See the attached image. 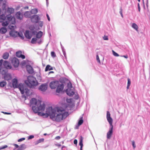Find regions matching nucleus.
I'll return each instance as SVG.
<instances>
[{
	"label": "nucleus",
	"mask_w": 150,
	"mask_h": 150,
	"mask_svg": "<svg viewBox=\"0 0 150 150\" xmlns=\"http://www.w3.org/2000/svg\"><path fill=\"white\" fill-rule=\"evenodd\" d=\"M12 86L14 88H18L21 93L24 94L27 96H29L31 93L30 92L29 89L27 87L23 84L21 83L18 85V80L16 79H14L12 80Z\"/></svg>",
	"instance_id": "nucleus-1"
},
{
	"label": "nucleus",
	"mask_w": 150,
	"mask_h": 150,
	"mask_svg": "<svg viewBox=\"0 0 150 150\" xmlns=\"http://www.w3.org/2000/svg\"><path fill=\"white\" fill-rule=\"evenodd\" d=\"M59 110L56 112V115H54L52 120L57 122H59L65 119L69 115L68 112H65L64 110L62 108H59Z\"/></svg>",
	"instance_id": "nucleus-2"
},
{
	"label": "nucleus",
	"mask_w": 150,
	"mask_h": 150,
	"mask_svg": "<svg viewBox=\"0 0 150 150\" xmlns=\"http://www.w3.org/2000/svg\"><path fill=\"white\" fill-rule=\"evenodd\" d=\"M58 108H52V107H49L46 109V112L38 113V115L40 116H44L47 117L50 116V118L52 119L53 117L56 115V112L59 110Z\"/></svg>",
	"instance_id": "nucleus-3"
},
{
	"label": "nucleus",
	"mask_w": 150,
	"mask_h": 150,
	"mask_svg": "<svg viewBox=\"0 0 150 150\" xmlns=\"http://www.w3.org/2000/svg\"><path fill=\"white\" fill-rule=\"evenodd\" d=\"M106 118L110 125L109 130L107 134V137L108 139H110L113 133V125H112L113 120L110 117V114L108 111L107 112Z\"/></svg>",
	"instance_id": "nucleus-4"
},
{
	"label": "nucleus",
	"mask_w": 150,
	"mask_h": 150,
	"mask_svg": "<svg viewBox=\"0 0 150 150\" xmlns=\"http://www.w3.org/2000/svg\"><path fill=\"white\" fill-rule=\"evenodd\" d=\"M45 108V105L44 103L40 100H38V104L36 106H33L32 109L33 112L35 113H38H38H40L39 111H43Z\"/></svg>",
	"instance_id": "nucleus-5"
},
{
	"label": "nucleus",
	"mask_w": 150,
	"mask_h": 150,
	"mask_svg": "<svg viewBox=\"0 0 150 150\" xmlns=\"http://www.w3.org/2000/svg\"><path fill=\"white\" fill-rule=\"evenodd\" d=\"M25 82L28 86L31 88H34L38 84L36 78L32 76H28L27 80L25 81Z\"/></svg>",
	"instance_id": "nucleus-6"
},
{
	"label": "nucleus",
	"mask_w": 150,
	"mask_h": 150,
	"mask_svg": "<svg viewBox=\"0 0 150 150\" xmlns=\"http://www.w3.org/2000/svg\"><path fill=\"white\" fill-rule=\"evenodd\" d=\"M7 20L5 22H2V25L3 26H7L9 23L14 24L15 23V19L14 17L9 15L7 16Z\"/></svg>",
	"instance_id": "nucleus-7"
},
{
	"label": "nucleus",
	"mask_w": 150,
	"mask_h": 150,
	"mask_svg": "<svg viewBox=\"0 0 150 150\" xmlns=\"http://www.w3.org/2000/svg\"><path fill=\"white\" fill-rule=\"evenodd\" d=\"M3 64V65L5 68L6 69H10L11 68V67L9 63L7 61H4L2 59L0 60V70L1 71H2V69L1 68L2 66V64Z\"/></svg>",
	"instance_id": "nucleus-8"
},
{
	"label": "nucleus",
	"mask_w": 150,
	"mask_h": 150,
	"mask_svg": "<svg viewBox=\"0 0 150 150\" xmlns=\"http://www.w3.org/2000/svg\"><path fill=\"white\" fill-rule=\"evenodd\" d=\"M2 74H4V78L5 80L8 81L11 80V75L9 74L6 73L7 72V69L3 70L2 71H1Z\"/></svg>",
	"instance_id": "nucleus-9"
},
{
	"label": "nucleus",
	"mask_w": 150,
	"mask_h": 150,
	"mask_svg": "<svg viewBox=\"0 0 150 150\" xmlns=\"http://www.w3.org/2000/svg\"><path fill=\"white\" fill-rule=\"evenodd\" d=\"M59 84V82L58 81H54L51 82L50 84V86L51 89H55L56 88Z\"/></svg>",
	"instance_id": "nucleus-10"
},
{
	"label": "nucleus",
	"mask_w": 150,
	"mask_h": 150,
	"mask_svg": "<svg viewBox=\"0 0 150 150\" xmlns=\"http://www.w3.org/2000/svg\"><path fill=\"white\" fill-rule=\"evenodd\" d=\"M47 88V85L46 83L42 84L38 88L39 90L42 92H45Z\"/></svg>",
	"instance_id": "nucleus-11"
},
{
	"label": "nucleus",
	"mask_w": 150,
	"mask_h": 150,
	"mask_svg": "<svg viewBox=\"0 0 150 150\" xmlns=\"http://www.w3.org/2000/svg\"><path fill=\"white\" fill-rule=\"evenodd\" d=\"M30 18L31 21L33 23H38L40 19L39 16L37 15L32 16Z\"/></svg>",
	"instance_id": "nucleus-12"
},
{
	"label": "nucleus",
	"mask_w": 150,
	"mask_h": 150,
	"mask_svg": "<svg viewBox=\"0 0 150 150\" xmlns=\"http://www.w3.org/2000/svg\"><path fill=\"white\" fill-rule=\"evenodd\" d=\"M74 88H67L66 90V92L68 96H72L74 94Z\"/></svg>",
	"instance_id": "nucleus-13"
},
{
	"label": "nucleus",
	"mask_w": 150,
	"mask_h": 150,
	"mask_svg": "<svg viewBox=\"0 0 150 150\" xmlns=\"http://www.w3.org/2000/svg\"><path fill=\"white\" fill-rule=\"evenodd\" d=\"M12 63L14 66L16 67H17L19 64V61L18 59L16 57L13 58L12 60Z\"/></svg>",
	"instance_id": "nucleus-14"
},
{
	"label": "nucleus",
	"mask_w": 150,
	"mask_h": 150,
	"mask_svg": "<svg viewBox=\"0 0 150 150\" xmlns=\"http://www.w3.org/2000/svg\"><path fill=\"white\" fill-rule=\"evenodd\" d=\"M38 100L37 99L35 98H32L30 100V105L32 106H36L38 104Z\"/></svg>",
	"instance_id": "nucleus-15"
},
{
	"label": "nucleus",
	"mask_w": 150,
	"mask_h": 150,
	"mask_svg": "<svg viewBox=\"0 0 150 150\" xmlns=\"http://www.w3.org/2000/svg\"><path fill=\"white\" fill-rule=\"evenodd\" d=\"M64 87V85L63 84H58L57 86V88L56 90V92L58 93H60V92L62 91Z\"/></svg>",
	"instance_id": "nucleus-16"
},
{
	"label": "nucleus",
	"mask_w": 150,
	"mask_h": 150,
	"mask_svg": "<svg viewBox=\"0 0 150 150\" xmlns=\"http://www.w3.org/2000/svg\"><path fill=\"white\" fill-rule=\"evenodd\" d=\"M18 34V32L14 30H12L9 33L10 35L14 37H17Z\"/></svg>",
	"instance_id": "nucleus-17"
},
{
	"label": "nucleus",
	"mask_w": 150,
	"mask_h": 150,
	"mask_svg": "<svg viewBox=\"0 0 150 150\" xmlns=\"http://www.w3.org/2000/svg\"><path fill=\"white\" fill-rule=\"evenodd\" d=\"M27 71L30 74H32L33 73L34 71L32 67L30 65H27L26 66Z\"/></svg>",
	"instance_id": "nucleus-18"
},
{
	"label": "nucleus",
	"mask_w": 150,
	"mask_h": 150,
	"mask_svg": "<svg viewBox=\"0 0 150 150\" xmlns=\"http://www.w3.org/2000/svg\"><path fill=\"white\" fill-rule=\"evenodd\" d=\"M16 18L19 19L21 20L23 18V15L20 12H17L16 14Z\"/></svg>",
	"instance_id": "nucleus-19"
},
{
	"label": "nucleus",
	"mask_w": 150,
	"mask_h": 150,
	"mask_svg": "<svg viewBox=\"0 0 150 150\" xmlns=\"http://www.w3.org/2000/svg\"><path fill=\"white\" fill-rule=\"evenodd\" d=\"M25 35L27 38L30 39L32 37V35L30 34L29 30H27L25 33Z\"/></svg>",
	"instance_id": "nucleus-20"
},
{
	"label": "nucleus",
	"mask_w": 150,
	"mask_h": 150,
	"mask_svg": "<svg viewBox=\"0 0 150 150\" xmlns=\"http://www.w3.org/2000/svg\"><path fill=\"white\" fill-rule=\"evenodd\" d=\"M31 13L30 11H27L24 13V16L26 18L31 17Z\"/></svg>",
	"instance_id": "nucleus-21"
},
{
	"label": "nucleus",
	"mask_w": 150,
	"mask_h": 150,
	"mask_svg": "<svg viewBox=\"0 0 150 150\" xmlns=\"http://www.w3.org/2000/svg\"><path fill=\"white\" fill-rule=\"evenodd\" d=\"M6 17L4 14L0 15V22H2L6 19Z\"/></svg>",
	"instance_id": "nucleus-22"
},
{
	"label": "nucleus",
	"mask_w": 150,
	"mask_h": 150,
	"mask_svg": "<svg viewBox=\"0 0 150 150\" xmlns=\"http://www.w3.org/2000/svg\"><path fill=\"white\" fill-rule=\"evenodd\" d=\"M14 11V9L12 8H8L6 10V12L10 14L13 13Z\"/></svg>",
	"instance_id": "nucleus-23"
},
{
	"label": "nucleus",
	"mask_w": 150,
	"mask_h": 150,
	"mask_svg": "<svg viewBox=\"0 0 150 150\" xmlns=\"http://www.w3.org/2000/svg\"><path fill=\"white\" fill-rule=\"evenodd\" d=\"M43 33L41 31H39L37 34L36 38L37 39L40 38L42 36Z\"/></svg>",
	"instance_id": "nucleus-24"
},
{
	"label": "nucleus",
	"mask_w": 150,
	"mask_h": 150,
	"mask_svg": "<svg viewBox=\"0 0 150 150\" xmlns=\"http://www.w3.org/2000/svg\"><path fill=\"white\" fill-rule=\"evenodd\" d=\"M132 27L137 31H138V27L135 23H133L132 25Z\"/></svg>",
	"instance_id": "nucleus-25"
},
{
	"label": "nucleus",
	"mask_w": 150,
	"mask_h": 150,
	"mask_svg": "<svg viewBox=\"0 0 150 150\" xmlns=\"http://www.w3.org/2000/svg\"><path fill=\"white\" fill-rule=\"evenodd\" d=\"M7 31L6 28L5 27H2L0 29V32L1 33L4 34Z\"/></svg>",
	"instance_id": "nucleus-26"
},
{
	"label": "nucleus",
	"mask_w": 150,
	"mask_h": 150,
	"mask_svg": "<svg viewBox=\"0 0 150 150\" xmlns=\"http://www.w3.org/2000/svg\"><path fill=\"white\" fill-rule=\"evenodd\" d=\"M53 69L52 67H51L50 65H47L45 69V71H47L48 70H52Z\"/></svg>",
	"instance_id": "nucleus-27"
},
{
	"label": "nucleus",
	"mask_w": 150,
	"mask_h": 150,
	"mask_svg": "<svg viewBox=\"0 0 150 150\" xmlns=\"http://www.w3.org/2000/svg\"><path fill=\"white\" fill-rule=\"evenodd\" d=\"M9 56V54L8 52L4 53L3 56V57L4 59H7Z\"/></svg>",
	"instance_id": "nucleus-28"
},
{
	"label": "nucleus",
	"mask_w": 150,
	"mask_h": 150,
	"mask_svg": "<svg viewBox=\"0 0 150 150\" xmlns=\"http://www.w3.org/2000/svg\"><path fill=\"white\" fill-rule=\"evenodd\" d=\"M83 117H81L80 118L78 122V126H79L80 125H81L83 122V120L82 119Z\"/></svg>",
	"instance_id": "nucleus-29"
},
{
	"label": "nucleus",
	"mask_w": 150,
	"mask_h": 150,
	"mask_svg": "<svg viewBox=\"0 0 150 150\" xmlns=\"http://www.w3.org/2000/svg\"><path fill=\"white\" fill-rule=\"evenodd\" d=\"M6 84V83L5 81H2L0 82V86L1 87H4Z\"/></svg>",
	"instance_id": "nucleus-30"
},
{
	"label": "nucleus",
	"mask_w": 150,
	"mask_h": 150,
	"mask_svg": "<svg viewBox=\"0 0 150 150\" xmlns=\"http://www.w3.org/2000/svg\"><path fill=\"white\" fill-rule=\"evenodd\" d=\"M31 13V14H36L38 12V10L37 9L35 8L32 9L31 11H30Z\"/></svg>",
	"instance_id": "nucleus-31"
},
{
	"label": "nucleus",
	"mask_w": 150,
	"mask_h": 150,
	"mask_svg": "<svg viewBox=\"0 0 150 150\" xmlns=\"http://www.w3.org/2000/svg\"><path fill=\"white\" fill-rule=\"evenodd\" d=\"M83 138L82 137H81V138L80 139V140L79 142V145L80 146V148H82L83 146Z\"/></svg>",
	"instance_id": "nucleus-32"
},
{
	"label": "nucleus",
	"mask_w": 150,
	"mask_h": 150,
	"mask_svg": "<svg viewBox=\"0 0 150 150\" xmlns=\"http://www.w3.org/2000/svg\"><path fill=\"white\" fill-rule=\"evenodd\" d=\"M37 40V38H33L31 40V43L33 44H35Z\"/></svg>",
	"instance_id": "nucleus-33"
},
{
	"label": "nucleus",
	"mask_w": 150,
	"mask_h": 150,
	"mask_svg": "<svg viewBox=\"0 0 150 150\" xmlns=\"http://www.w3.org/2000/svg\"><path fill=\"white\" fill-rule=\"evenodd\" d=\"M18 36L21 37V38L22 39H24V36L21 32H18Z\"/></svg>",
	"instance_id": "nucleus-34"
},
{
	"label": "nucleus",
	"mask_w": 150,
	"mask_h": 150,
	"mask_svg": "<svg viewBox=\"0 0 150 150\" xmlns=\"http://www.w3.org/2000/svg\"><path fill=\"white\" fill-rule=\"evenodd\" d=\"M127 81L128 82L127 88V89H128L129 88V86L131 84V81L130 79L129 78L128 79Z\"/></svg>",
	"instance_id": "nucleus-35"
},
{
	"label": "nucleus",
	"mask_w": 150,
	"mask_h": 150,
	"mask_svg": "<svg viewBox=\"0 0 150 150\" xmlns=\"http://www.w3.org/2000/svg\"><path fill=\"white\" fill-rule=\"evenodd\" d=\"M22 54V52L21 51L17 52H16V56L20 58V57L21 56V55Z\"/></svg>",
	"instance_id": "nucleus-36"
},
{
	"label": "nucleus",
	"mask_w": 150,
	"mask_h": 150,
	"mask_svg": "<svg viewBox=\"0 0 150 150\" xmlns=\"http://www.w3.org/2000/svg\"><path fill=\"white\" fill-rule=\"evenodd\" d=\"M25 146V144H23L21 145L18 148L19 150H23L24 149V147Z\"/></svg>",
	"instance_id": "nucleus-37"
},
{
	"label": "nucleus",
	"mask_w": 150,
	"mask_h": 150,
	"mask_svg": "<svg viewBox=\"0 0 150 150\" xmlns=\"http://www.w3.org/2000/svg\"><path fill=\"white\" fill-rule=\"evenodd\" d=\"M113 54L115 57H118L120 55L119 54H118L117 53L115 52L113 50H112V51Z\"/></svg>",
	"instance_id": "nucleus-38"
},
{
	"label": "nucleus",
	"mask_w": 150,
	"mask_h": 150,
	"mask_svg": "<svg viewBox=\"0 0 150 150\" xmlns=\"http://www.w3.org/2000/svg\"><path fill=\"white\" fill-rule=\"evenodd\" d=\"M67 86L68 87V88H73L72 87V84L70 83H67Z\"/></svg>",
	"instance_id": "nucleus-39"
},
{
	"label": "nucleus",
	"mask_w": 150,
	"mask_h": 150,
	"mask_svg": "<svg viewBox=\"0 0 150 150\" xmlns=\"http://www.w3.org/2000/svg\"><path fill=\"white\" fill-rule=\"evenodd\" d=\"M51 54V56L53 57H54L56 56V54L54 52H52Z\"/></svg>",
	"instance_id": "nucleus-40"
},
{
	"label": "nucleus",
	"mask_w": 150,
	"mask_h": 150,
	"mask_svg": "<svg viewBox=\"0 0 150 150\" xmlns=\"http://www.w3.org/2000/svg\"><path fill=\"white\" fill-rule=\"evenodd\" d=\"M37 42L38 44H40L41 42H42V40H41V39H40H40H37Z\"/></svg>",
	"instance_id": "nucleus-41"
},
{
	"label": "nucleus",
	"mask_w": 150,
	"mask_h": 150,
	"mask_svg": "<svg viewBox=\"0 0 150 150\" xmlns=\"http://www.w3.org/2000/svg\"><path fill=\"white\" fill-rule=\"evenodd\" d=\"M120 13L122 17V18L123 17V15L122 14V8H120Z\"/></svg>",
	"instance_id": "nucleus-42"
},
{
	"label": "nucleus",
	"mask_w": 150,
	"mask_h": 150,
	"mask_svg": "<svg viewBox=\"0 0 150 150\" xmlns=\"http://www.w3.org/2000/svg\"><path fill=\"white\" fill-rule=\"evenodd\" d=\"M132 145L134 149H135L136 147V146L135 145V142L134 141H132Z\"/></svg>",
	"instance_id": "nucleus-43"
},
{
	"label": "nucleus",
	"mask_w": 150,
	"mask_h": 150,
	"mask_svg": "<svg viewBox=\"0 0 150 150\" xmlns=\"http://www.w3.org/2000/svg\"><path fill=\"white\" fill-rule=\"evenodd\" d=\"M96 59H97V62L99 63H100V61L98 55L97 54L96 55Z\"/></svg>",
	"instance_id": "nucleus-44"
},
{
	"label": "nucleus",
	"mask_w": 150,
	"mask_h": 150,
	"mask_svg": "<svg viewBox=\"0 0 150 150\" xmlns=\"http://www.w3.org/2000/svg\"><path fill=\"white\" fill-rule=\"evenodd\" d=\"M8 27L9 28L11 29V30L12 29H13V30L14 27H15V26L14 25H9L8 26Z\"/></svg>",
	"instance_id": "nucleus-45"
},
{
	"label": "nucleus",
	"mask_w": 150,
	"mask_h": 150,
	"mask_svg": "<svg viewBox=\"0 0 150 150\" xmlns=\"http://www.w3.org/2000/svg\"><path fill=\"white\" fill-rule=\"evenodd\" d=\"M8 147V146L6 145H5V146L1 147H0V150L1 149H4Z\"/></svg>",
	"instance_id": "nucleus-46"
},
{
	"label": "nucleus",
	"mask_w": 150,
	"mask_h": 150,
	"mask_svg": "<svg viewBox=\"0 0 150 150\" xmlns=\"http://www.w3.org/2000/svg\"><path fill=\"white\" fill-rule=\"evenodd\" d=\"M25 139V138H21V139H18V142H21L22 141H23Z\"/></svg>",
	"instance_id": "nucleus-47"
},
{
	"label": "nucleus",
	"mask_w": 150,
	"mask_h": 150,
	"mask_svg": "<svg viewBox=\"0 0 150 150\" xmlns=\"http://www.w3.org/2000/svg\"><path fill=\"white\" fill-rule=\"evenodd\" d=\"M103 39L104 40H108V39L107 36H105L103 37Z\"/></svg>",
	"instance_id": "nucleus-48"
},
{
	"label": "nucleus",
	"mask_w": 150,
	"mask_h": 150,
	"mask_svg": "<svg viewBox=\"0 0 150 150\" xmlns=\"http://www.w3.org/2000/svg\"><path fill=\"white\" fill-rule=\"evenodd\" d=\"M66 101H67V103H71V99H67Z\"/></svg>",
	"instance_id": "nucleus-49"
},
{
	"label": "nucleus",
	"mask_w": 150,
	"mask_h": 150,
	"mask_svg": "<svg viewBox=\"0 0 150 150\" xmlns=\"http://www.w3.org/2000/svg\"><path fill=\"white\" fill-rule=\"evenodd\" d=\"M44 140L43 139H39L38 141H37V143H36V144H37L38 143L41 142L42 141H43Z\"/></svg>",
	"instance_id": "nucleus-50"
},
{
	"label": "nucleus",
	"mask_w": 150,
	"mask_h": 150,
	"mask_svg": "<svg viewBox=\"0 0 150 150\" xmlns=\"http://www.w3.org/2000/svg\"><path fill=\"white\" fill-rule=\"evenodd\" d=\"M34 137V136L32 135H30L28 137V139H32Z\"/></svg>",
	"instance_id": "nucleus-51"
},
{
	"label": "nucleus",
	"mask_w": 150,
	"mask_h": 150,
	"mask_svg": "<svg viewBox=\"0 0 150 150\" xmlns=\"http://www.w3.org/2000/svg\"><path fill=\"white\" fill-rule=\"evenodd\" d=\"M54 144L56 146H57L59 147L61 146V145L60 144Z\"/></svg>",
	"instance_id": "nucleus-52"
},
{
	"label": "nucleus",
	"mask_w": 150,
	"mask_h": 150,
	"mask_svg": "<svg viewBox=\"0 0 150 150\" xmlns=\"http://www.w3.org/2000/svg\"><path fill=\"white\" fill-rule=\"evenodd\" d=\"M2 113H4V114H6V115H10L11 114V113H9V112H1Z\"/></svg>",
	"instance_id": "nucleus-53"
},
{
	"label": "nucleus",
	"mask_w": 150,
	"mask_h": 150,
	"mask_svg": "<svg viewBox=\"0 0 150 150\" xmlns=\"http://www.w3.org/2000/svg\"><path fill=\"white\" fill-rule=\"evenodd\" d=\"M20 57L21 58L23 59H24L25 58V57L24 55L21 54V56Z\"/></svg>",
	"instance_id": "nucleus-54"
},
{
	"label": "nucleus",
	"mask_w": 150,
	"mask_h": 150,
	"mask_svg": "<svg viewBox=\"0 0 150 150\" xmlns=\"http://www.w3.org/2000/svg\"><path fill=\"white\" fill-rule=\"evenodd\" d=\"M120 56L121 57H125V58L126 59H127L128 58V56L127 55L121 56Z\"/></svg>",
	"instance_id": "nucleus-55"
},
{
	"label": "nucleus",
	"mask_w": 150,
	"mask_h": 150,
	"mask_svg": "<svg viewBox=\"0 0 150 150\" xmlns=\"http://www.w3.org/2000/svg\"><path fill=\"white\" fill-rule=\"evenodd\" d=\"M74 143L75 144H77V140L76 139H75L74 140Z\"/></svg>",
	"instance_id": "nucleus-56"
},
{
	"label": "nucleus",
	"mask_w": 150,
	"mask_h": 150,
	"mask_svg": "<svg viewBox=\"0 0 150 150\" xmlns=\"http://www.w3.org/2000/svg\"><path fill=\"white\" fill-rule=\"evenodd\" d=\"M39 25L40 27H42L43 25V23L42 22H40L39 23Z\"/></svg>",
	"instance_id": "nucleus-57"
},
{
	"label": "nucleus",
	"mask_w": 150,
	"mask_h": 150,
	"mask_svg": "<svg viewBox=\"0 0 150 150\" xmlns=\"http://www.w3.org/2000/svg\"><path fill=\"white\" fill-rule=\"evenodd\" d=\"M138 8L139 11H140V8L139 6V3L138 4Z\"/></svg>",
	"instance_id": "nucleus-58"
},
{
	"label": "nucleus",
	"mask_w": 150,
	"mask_h": 150,
	"mask_svg": "<svg viewBox=\"0 0 150 150\" xmlns=\"http://www.w3.org/2000/svg\"><path fill=\"white\" fill-rule=\"evenodd\" d=\"M47 18L48 20L49 21H50V18L49 17V16L47 14Z\"/></svg>",
	"instance_id": "nucleus-59"
},
{
	"label": "nucleus",
	"mask_w": 150,
	"mask_h": 150,
	"mask_svg": "<svg viewBox=\"0 0 150 150\" xmlns=\"http://www.w3.org/2000/svg\"><path fill=\"white\" fill-rule=\"evenodd\" d=\"M60 137L59 136H57L56 137L55 139H60Z\"/></svg>",
	"instance_id": "nucleus-60"
},
{
	"label": "nucleus",
	"mask_w": 150,
	"mask_h": 150,
	"mask_svg": "<svg viewBox=\"0 0 150 150\" xmlns=\"http://www.w3.org/2000/svg\"><path fill=\"white\" fill-rule=\"evenodd\" d=\"M14 145L16 148H18L19 147L18 145L17 144H14Z\"/></svg>",
	"instance_id": "nucleus-61"
},
{
	"label": "nucleus",
	"mask_w": 150,
	"mask_h": 150,
	"mask_svg": "<svg viewBox=\"0 0 150 150\" xmlns=\"http://www.w3.org/2000/svg\"><path fill=\"white\" fill-rule=\"evenodd\" d=\"M24 8L25 9H28V6H26L24 7Z\"/></svg>",
	"instance_id": "nucleus-62"
},
{
	"label": "nucleus",
	"mask_w": 150,
	"mask_h": 150,
	"mask_svg": "<svg viewBox=\"0 0 150 150\" xmlns=\"http://www.w3.org/2000/svg\"><path fill=\"white\" fill-rule=\"evenodd\" d=\"M63 54H64V55L65 57H66L65 56H66V52H64V51H63Z\"/></svg>",
	"instance_id": "nucleus-63"
},
{
	"label": "nucleus",
	"mask_w": 150,
	"mask_h": 150,
	"mask_svg": "<svg viewBox=\"0 0 150 150\" xmlns=\"http://www.w3.org/2000/svg\"><path fill=\"white\" fill-rule=\"evenodd\" d=\"M75 98L76 99H77L78 98V96H76L75 97Z\"/></svg>",
	"instance_id": "nucleus-64"
}]
</instances>
